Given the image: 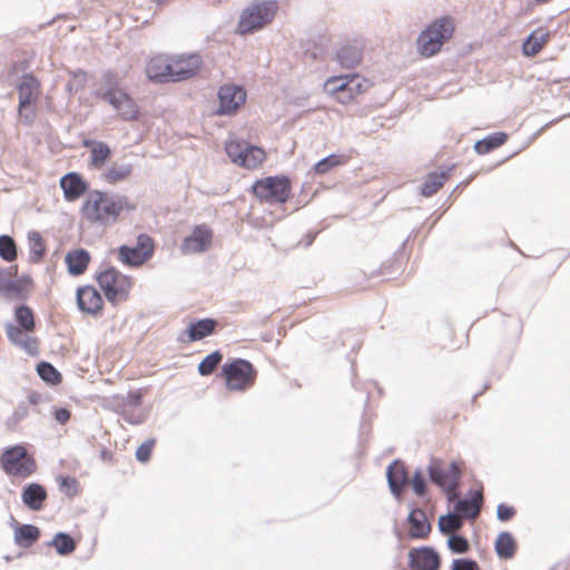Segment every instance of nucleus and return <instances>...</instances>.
<instances>
[{
    "label": "nucleus",
    "mask_w": 570,
    "mask_h": 570,
    "mask_svg": "<svg viewBox=\"0 0 570 570\" xmlns=\"http://www.w3.org/2000/svg\"><path fill=\"white\" fill-rule=\"evenodd\" d=\"M410 525L409 535L412 539H426L431 532V524L425 512L421 509H413L407 518Z\"/></svg>",
    "instance_id": "b1692460"
},
{
    "label": "nucleus",
    "mask_w": 570,
    "mask_h": 570,
    "mask_svg": "<svg viewBox=\"0 0 570 570\" xmlns=\"http://www.w3.org/2000/svg\"><path fill=\"white\" fill-rule=\"evenodd\" d=\"M497 513H498V518L501 521H508L515 514V510H514V508L502 503V504H499Z\"/></svg>",
    "instance_id": "8fccbe9b"
},
{
    "label": "nucleus",
    "mask_w": 570,
    "mask_h": 570,
    "mask_svg": "<svg viewBox=\"0 0 570 570\" xmlns=\"http://www.w3.org/2000/svg\"><path fill=\"white\" fill-rule=\"evenodd\" d=\"M440 564V556L431 547L413 548L409 552L411 570H439Z\"/></svg>",
    "instance_id": "dca6fc26"
},
{
    "label": "nucleus",
    "mask_w": 570,
    "mask_h": 570,
    "mask_svg": "<svg viewBox=\"0 0 570 570\" xmlns=\"http://www.w3.org/2000/svg\"><path fill=\"white\" fill-rule=\"evenodd\" d=\"M155 446V440H148L140 444L136 451V458L140 462H147Z\"/></svg>",
    "instance_id": "a18cd8bd"
},
{
    "label": "nucleus",
    "mask_w": 570,
    "mask_h": 570,
    "mask_svg": "<svg viewBox=\"0 0 570 570\" xmlns=\"http://www.w3.org/2000/svg\"><path fill=\"white\" fill-rule=\"evenodd\" d=\"M29 249H30V258L33 262H39L46 250V246L41 235L38 232L29 233L28 235Z\"/></svg>",
    "instance_id": "58836bf2"
},
{
    "label": "nucleus",
    "mask_w": 570,
    "mask_h": 570,
    "mask_svg": "<svg viewBox=\"0 0 570 570\" xmlns=\"http://www.w3.org/2000/svg\"><path fill=\"white\" fill-rule=\"evenodd\" d=\"M53 415L58 423L66 424L70 420L71 413L69 410L61 407L56 410Z\"/></svg>",
    "instance_id": "3c124183"
},
{
    "label": "nucleus",
    "mask_w": 570,
    "mask_h": 570,
    "mask_svg": "<svg viewBox=\"0 0 570 570\" xmlns=\"http://www.w3.org/2000/svg\"><path fill=\"white\" fill-rule=\"evenodd\" d=\"M40 538V530L32 524L19 525L14 531V542L23 548L31 547Z\"/></svg>",
    "instance_id": "473e14b6"
},
{
    "label": "nucleus",
    "mask_w": 570,
    "mask_h": 570,
    "mask_svg": "<svg viewBox=\"0 0 570 570\" xmlns=\"http://www.w3.org/2000/svg\"><path fill=\"white\" fill-rule=\"evenodd\" d=\"M155 249V239L146 233H140L134 245H121L117 249V259L127 267H141L153 258Z\"/></svg>",
    "instance_id": "ddd939ff"
},
{
    "label": "nucleus",
    "mask_w": 570,
    "mask_h": 570,
    "mask_svg": "<svg viewBox=\"0 0 570 570\" xmlns=\"http://www.w3.org/2000/svg\"><path fill=\"white\" fill-rule=\"evenodd\" d=\"M59 185L63 191L65 200L68 203L77 202L88 190V183L80 174L75 171L63 175Z\"/></svg>",
    "instance_id": "f3484780"
},
{
    "label": "nucleus",
    "mask_w": 570,
    "mask_h": 570,
    "mask_svg": "<svg viewBox=\"0 0 570 570\" xmlns=\"http://www.w3.org/2000/svg\"><path fill=\"white\" fill-rule=\"evenodd\" d=\"M448 546L454 553H465L470 548L468 540L458 534H453L449 538Z\"/></svg>",
    "instance_id": "c03bdc74"
},
{
    "label": "nucleus",
    "mask_w": 570,
    "mask_h": 570,
    "mask_svg": "<svg viewBox=\"0 0 570 570\" xmlns=\"http://www.w3.org/2000/svg\"><path fill=\"white\" fill-rule=\"evenodd\" d=\"M90 261L89 252L83 248L71 249L65 257L68 273L72 276L82 275L87 271Z\"/></svg>",
    "instance_id": "5701e85b"
},
{
    "label": "nucleus",
    "mask_w": 570,
    "mask_h": 570,
    "mask_svg": "<svg viewBox=\"0 0 570 570\" xmlns=\"http://www.w3.org/2000/svg\"><path fill=\"white\" fill-rule=\"evenodd\" d=\"M217 322L213 318H203L190 323L187 328L189 342L200 341L215 333Z\"/></svg>",
    "instance_id": "7c9ffc66"
},
{
    "label": "nucleus",
    "mask_w": 570,
    "mask_h": 570,
    "mask_svg": "<svg viewBox=\"0 0 570 570\" xmlns=\"http://www.w3.org/2000/svg\"><path fill=\"white\" fill-rule=\"evenodd\" d=\"M171 82L196 77L203 68L202 56L195 52L169 55Z\"/></svg>",
    "instance_id": "4468645a"
},
{
    "label": "nucleus",
    "mask_w": 570,
    "mask_h": 570,
    "mask_svg": "<svg viewBox=\"0 0 570 570\" xmlns=\"http://www.w3.org/2000/svg\"><path fill=\"white\" fill-rule=\"evenodd\" d=\"M550 32L544 27L533 30L522 45V52L525 57L537 56L549 42Z\"/></svg>",
    "instance_id": "393cba45"
},
{
    "label": "nucleus",
    "mask_w": 570,
    "mask_h": 570,
    "mask_svg": "<svg viewBox=\"0 0 570 570\" xmlns=\"http://www.w3.org/2000/svg\"><path fill=\"white\" fill-rule=\"evenodd\" d=\"M451 570H480V567L474 560L456 559L452 562Z\"/></svg>",
    "instance_id": "09e8293b"
},
{
    "label": "nucleus",
    "mask_w": 570,
    "mask_h": 570,
    "mask_svg": "<svg viewBox=\"0 0 570 570\" xmlns=\"http://www.w3.org/2000/svg\"><path fill=\"white\" fill-rule=\"evenodd\" d=\"M37 371L40 377L50 384H59L62 380L61 374L50 363H40L37 367Z\"/></svg>",
    "instance_id": "79ce46f5"
},
{
    "label": "nucleus",
    "mask_w": 570,
    "mask_h": 570,
    "mask_svg": "<svg viewBox=\"0 0 570 570\" xmlns=\"http://www.w3.org/2000/svg\"><path fill=\"white\" fill-rule=\"evenodd\" d=\"M14 320L19 328L26 332H33L36 328V321L33 311L27 305H20L14 311Z\"/></svg>",
    "instance_id": "c9c22d12"
},
{
    "label": "nucleus",
    "mask_w": 570,
    "mask_h": 570,
    "mask_svg": "<svg viewBox=\"0 0 570 570\" xmlns=\"http://www.w3.org/2000/svg\"><path fill=\"white\" fill-rule=\"evenodd\" d=\"M483 504V494L482 487H479L476 490L472 491L469 499L459 500L455 504V512L461 518H471L475 519Z\"/></svg>",
    "instance_id": "4be33fe9"
},
{
    "label": "nucleus",
    "mask_w": 570,
    "mask_h": 570,
    "mask_svg": "<svg viewBox=\"0 0 570 570\" xmlns=\"http://www.w3.org/2000/svg\"><path fill=\"white\" fill-rule=\"evenodd\" d=\"M255 198L268 205H283L292 197V180L286 175L257 179L250 189Z\"/></svg>",
    "instance_id": "20e7f679"
},
{
    "label": "nucleus",
    "mask_w": 570,
    "mask_h": 570,
    "mask_svg": "<svg viewBox=\"0 0 570 570\" xmlns=\"http://www.w3.org/2000/svg\"><path fill=\"white\" fill-rule=\"evenodd\" d=\"M135 205L128 197L121 195H109L101 190H91L85 198L81 207V217L99 226H109L115 224L122 214L130 213Z\"/></svg>",
    "instance_id": "f257e3e1"
},
{
    "label": "nucleus",
    "mask_w": 570,
    "mask_h": 570,
    "mask_svg": "<svg viewBox=\"0 0 570 570\" xmlns=\"http://www.w3.org/2000/svg\"><path fill=\"white\" fill-rule=\"evenodd\" d=\"M508 139V135L504 134V132H495L493 135H490L488 137H485L484 139L482 140H479L475 142L474 145V150L479 154V155H485V154H489L490 151L499 148L500 146H502Z\"/></svg>",
    "instance_id": "f704fd0d"
},
{
    "label": "nucleus",
    "mask_w": 570,
    "mask_h": 570,
    "mask_svg": "<svg viewBox=\"0 0 570 570\" xmlns=\"http://www.w3.org/2000/svg\"><path fill=\"white\" fill-rule=\"evenodd\" d=\"M0 256L6 262H13L17 258V246L12 237L0 236Z\"/></svg>",
    "instance_id": "a19ab883"
},
{
    "label": "nucleus",
    "mask_w": 570,
    "mask_h": 570,
    "mask_svg": "<svg viewBox=\"0 0 570 570\" xmlns=\"http://www.w3.org/2000/svg\"><path fill=\"white\" fill-rule=\"evenodd\" d=\"M351 159V156L345 154H332L324 159L317 161L314 165V173L317 175H324L331 169L346 165Z\"/></svg>",
    "instance_id": "72a5a7b5"
},
{
    "label": "nucleus",
    "mask_w": 570,
    "mask_h": 570,
    "mask_svg": "<svg viewBox=\"0 0 570 570\" xmlns=\"http://www.w3.org/2000/svg\"><path fill=\"white\" fill-rule=\"evenodd\" d=\"M452 169L453 166L440 173H430L422 184L421 194L425 197H431L436 194L450 178Z\"/></svg>",
    "instance_id": "c85d7f7f"
},
{
    "label": "nucleus",
    "mask_w": 570,
    "mask_h": 570,
    "mask_svg": "<svg viewBox=\"0 0 570 570\" xmlns=\"http://www.w3.org/2000/svg\"><path fill=\"white\" fill-rule=\"evenodd\" d=\"M430 480L441 488L445 493L446 499L453 502L458 499V488L462 476V468L458 462H451L449 465H443L440 461H433L429 465Z\"/></svg>",
    "instance_id": "f8f14e48"
},
{
    "label": "nucleus",
    "mask_w": 570,
    "mask_h": 570,
    "mask_svg": "<svg viewBox=\"0 0 570 570\" xmlns=\"http://www.w3.org/2000/svg\"><path fill=\"white\" fill-rule=\"evenodd\" d=\"M220 115L235 114L246 100V91L235 85H224L218 90Z\"/></svg>",
    "instance_id": "2eb2a0df"
},
{
    "label": "nucleus",
    "mask_w": 570,
    "mask_h": 570,
    "mask_svg": "<svg viewBox=\"0 0 570 570\" xmlns=\"http://www.w3.org/2000/svg\"><path fill=\"white\" fill-rule=\"evenodd\" d=\"M131 173V165L114 163L101 174V179L107 184L116 185L128 179Z\"/></svg>",
    "instance_id": "2f4dec72"
},
{
    "label": "nucleus",
    "mask_w": 570,
    "mask_h": 570,
    "mask_svg": "<svg viewBox=\"0 0 570 570\" xmlns=\"http://www.w3.org/2000/svg\"><path fill=\"white\" fill-rule=\"evenodd\" d=\"M515 550L517 544L513 537L508 532L500 533L495 541V551L498 556L503 559H510L514 556Z\"/></svg>",
    "instance_id": "e433bc0d"
},
{
    "label": "nucleus",
    "mask_w": 570,
    "mask_h": 570,
    "mask_svg": "<svg viewBox=\"0 0 570 570\" xmlns=\"http://www.w3.org/2000/svg\"><path fill=\"white\" fill-rule=\"evenodd\" d=\"M97 282L106 298L114 304L125 302L130 294L134 281L115 267H109L97 275Z\"/></svg>",
    "instance_id": "9b49d317"
},
{
    "label": "nucleus",
    "mask_w": 570,
    "mask_h": 570,
    "mask_svg": "<svg viewBox=\"0 0 570 570\" xmlns=\"http://www.w3.org/2000/svg\"><path fill=\"white\" fill-rule=\"evenodd\" d=\"M387 480L391 491L400 495L407 483V471L404 463L394 461L387 469Z\"/></svg>",
    "instance_id": "cd10ccee"
},
{
    "label": "nucleus",
    "mask_w": 570,
    "mask_h": 570,
    "mask_svg": "<svg viewBox=\"0 0 570 570\" xmlns=\"http://www.w3.org/2000/svg\"><path fill=\"white\" fill-rule=\"evenodd\" d=\"M411 485L416 495L422 497L426 492L425 480L420 471H416L411 479Z\"/></svg>",
    "instance_id": "de8ad7c7"
},
{
    "label": "nucleus",
    "mask_w": 570,
    "mask_h": 570,
    "mask_svg": "<svg viewBox=\"0 0 570 570\" xmlns=\"http://www.w3.org/2000/svg\"><path fill=\"white\" fill-rule=\"evenodd\" d=\"M31 332L22 331L21 328L9 325L7 327V336L9 341L22 348L29 355H38L39 353V340L36 336L30 335Z\"/></svg>",
    "instance_id": "412c9836"
},
{
    "label": "nucleus",
    "mask_w": 570,
    "mask_h": 570,
    "mask_svg": "<svg viewBox=\"0 0 570 570\" xmlns=\"http://www.w3.org/2000/svg\"><path fill=\"white\" fill-rule=\"evenodd\" d=\"M142 1H144V0H132V4H134V6L141 7V6H142Z\"/></svg>",
    "instance_id": "603ef678"
},
{
    "label": "nucleus",
    "mask_w": 570,
    "mask_h": 570,
    "mask_svg": "<svg viewBox=\"0 0 570 570\" xmlns=\"http://www.w3.org/2000/svg\"><path fill=\"white\" fill-rule=\"evenodd\" d=\"M362 46L354 41L343 45L338 52L337 59L342 67L353 68L362 61Z\"/></svg>",
    "instance_id": "c756f323"
},
{
    "label": "nucleus",
    "mask_w": 570,
    "mask_h": 570,
    "mask_svg": "<svg viewBox=\"0 0 570 570\" xmlns=\"http://www.w3.org/2000/svg\"><path fill=\"white\" fill-rule=\"evenodd\" d=\"M2 471L17 479H28L37 471V462L32 454L22 444L6 449L0 456Z\"/></svg>",
    "instance_id": "423d86ee"
},
{
    "label": "nucleus",
    "mask_w": 570,
    "mask_h": 570,
    "mask_svg": "<svg viewBox=\"0 0 570 570\" xmlns=\"http://www.w3.org/2000/svg\"><path fill=\"white\" fill-rule=\"evenodd\" d=\"M277 10L278 3L274 0L253 2L243 11L237 32L247 35L264 28L273 21Z\"/></svg>",
    "instance_id": "6e6552de"
},
{
    "label": "nucleus",
    "mask_w": 570,
    "mask_h": 570,
    "mask_svg": "<svg viewBox=\"0 0 570 570\" xmlns=\"http://www.w3.org/2000/svg\"><path fill=\"white\" fill-rule=\"evenodd\" d=\"M98 96L107 101L124 120H135L139 110L135 100L120 87H118L111 75L105 77V87L99 89Z\"/></svg>",
    "instance_id": "1a4fd4ad"
},
{
    "label": "nucleus",
    "mask_w": 570,
    "mask_h": 570,
    "mask_svg": "<svg viewBox=\"0 0 570 570\" xmlns=\"http://www.w3.org/2000/svg\"><path fill=\"white\" fill-rule=\"evenodd\" d=\"M372 82L360 73L333 76L326 79L324 92L341 105L356 104L371 89Z\"/></svg>",
    "instance_id": "f03ea898"
},
{
    "label": "nucleus",
    "mask_w": 570,
    "mask_h": 570,
    "mask_svg": "<svg viewBox=\"0 0 570 570\" xmlns=\"http://www.w3.org/2000/svg\"><path fill=\"white\" fill-rule=\"evenodd\" d=\"M222 376L228 391L245 392L255 384L257 371L250 362L235 358L223 365Z\"/></svg>",
    "instance_id": "9d476101"
},
{
    "label": "nucleus",
    "mask_w": 570,
    "mask_h": 570,
    "mask_svg": "<svg viewBox=\"0 0 570 570\" xmlns=\"http://www.w3.org/2000/svg\"><path fill=\"white\" fill-rule=\"evenodd\" d=\"M47 491L39 483H30L23 488L21 499L24 505L32 511H40L47 500Z\"/></svg>",
    "instance_id": "bb28decb"
},
{
    "label": "nucleus",
    "mask_w": 570,
    "mask_h": 570,
    "mask_svg": "<svg viewBox=\"0 0 570 570\" xmlns=\"http://www.w3.org/2000/svg\"><path fill=\"white\" fill-rule=\"evenodd\" d=\"M225 151L233 164L248 170L258 169L267 159L264 148L238 138L227 140Z\"/></svg>",
    "instance_id": "0eeeda50"
},
{
    "label": "nucleus",
    "mask_w": 570,
    "mask_h": 570,
    "mask_svg": "<svg viewBox=\"0 0 570 570\" xmlns=\"http://www.w3.org/2000/svg\"><path fill=\"white\" fill-rule=\"evenodd\" d=\"M77 303L82 312L92 315L99 314L104 307V299L100 293L90 285L78 288Z\"/></svg>",
    "instance_id": "6ab92c4d"
},
{
    "label": "nucleus",
    "mask_w": 570,
    "mask_h": 570,
    "mask_svg": "<svg viewBox=\"0 0 570 570\" xmlns=\"http://www.w3.org/2000/svg\"><path fill=\"white\" fill-rule=\"evenodd\" d=\"M83 146L89 148V166L94 169H101L111 158V149L104 141L85 140Z\"/></svg>",
    "instance_id": "a878e982"
},
{
    "label": "nucleus",
    "mask_w": 570,
    "mask_h": 570,
    "mask_svg": "<svg viewBox=\"0 0 570 570\" xmlns=\"http://www.w3.org/2000/svg\"><path fill=\"white\" fill-rule=\"evenodd\" d=\"M454 30L455 23L451 17L435 19L420 33L416 40L419 53L424 58L436 55L443 45L452 38Z\"/></svg>",
    "instance_id": "7ed1b4c3"
},
{
    "label": "nucleus",
    "mask_w": 570,
    "mask_h": 570,
    "mask_svg": "<svg viewBox=\"0 0 570 570\" xmlns=\"http://www.w3.org/2000/svg\"><path fill=\"white\" fill-rule=\"evenodd\" d=\"M59 485L68 497H73L78 492V482L72 478H60Z\"/></svg>",
    "instance_id": "49530a36"
},
{
    "label": "nucleus",
    "mask_w": 570,
    "mask_h": 570,
    "mask_svg": "<svg viewBox=\"0 0 570 570\" xmlns=\"http://www.w3.org/2000/svg\"><path fill=\"white\" fill-rule=\"evenodd\" d=\"M462 527V520L459 514L442 515L439 519V528L443 533H452Z\"/></svg>",
    "instance_id": "37998d69"
},
{
    "label": "nucleus",
    "mask_w": 570,
    "mask_h": 570,
    "mask_svg": "<svg viewBox=\"0 0 570 570\" xmlns=\"http://www.w3.org/2000/svg\"><path fill=\"white\" fill-rule=\"evenodd\" d=\"M147 77L156 82H171L169 55H156L149 59L146 66Z\"/></svg>",
    "instance_id": "aec40b11"
},
{
    "label": "nucleus",
    "mask_w": 570,
    "mask_h": 570,
    "mask_svg": "<svg viewBox=\"0 0 570 570\" xmlns=\"http://www.w3.org/2000/svg\"><path fill=\"white\" fill-rule=\"evenodd\" d=\"M223 360V354L219 351H215L207 355L198 365V372L203 376H208L216 367L219 365V363Z\"/></svg>",
    "instance_id": "ea45409f"
},
{
    "label": "nucleus",
    "mask_w": 570,
    "mask_h": 570,
    "mask_svg": "<svg viewBox=\"0 0 570 570\" xmlns=\"http://www.w3.org/2000/svg\"><path fill=\"white\" fill-rule=\"evenodd\" d=\"M49 544L61 556L70 554L76 549L75 540L69 534L62 532L57 533Z\"/></svg>",
    "instance_id": "4c0bfd02"
},
{
    "label": "nucleus",
    "mask_w": 570,
    "mask_h": 570,
    "mask_svg": "<svg viewBox=\"0 0 570 570\" xmlns=\"http://www.w3.org/2000/svg\"><path fill=\"white\" fill-rule=\"evenodd\" d=\"M17 94L18 118L23 125L31 126L37 117L41 83L35 76L24 75L17 85Z\"/></svg>",
    "instance_id": "39448f33"
},
{
    "label": "nucleus",
    "mask_w": 570,
    "mask_h": 570,
    "mask_svg": "<svg viewBox=\"0 0 570 570\" xmlns=\"http://www.w3.org/2000/svg\"><path fill=\"white\" fill-rule=\"evenodd\" d=\"M213 239V233L206 226H197L190 236L186 237L181 244V252L186 255L206 250Z\"/></svg>",
    "instance_id": "a211bd4d"
}]
</instances>
